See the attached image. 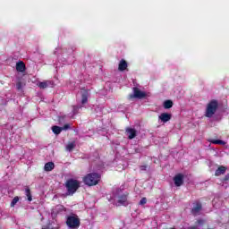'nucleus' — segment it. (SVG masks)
<instances>
[{"label": "nucleus", "instance_id": "1", "mask_svg": "<svg viewBox=\"0 0 229 229\" xmlns=\"http://www.w3.org/2000/svg\"><path fill=\"white\" fill-rule=\"evenodd\" d=\"M110 201H113L115 205H128V193L118 189L113 193Z\"/></svg>", "mask_w": 229, "mask_h": 229}, {"label": "nucleus", "instance_id": "2", "mask_svg": "<svg viewBox=\"0 0 229 229\" xmlns=\"http://www.w3.org/2000/svg\"><path fill=\"white\" fill-rule=\"evenodd\" d=\"M99 180H101V175L96 173L89 174L83 178L84 183L89 187L98 185V183H99Z\"/></svg>", "mask_w": 229, "mask_h": 229}, {"label": "nucleus", "instance_id": "3", "mask_svg": "<svg viewBox=\"0 0 229 229\" xmlns=\"http://www.w3.org/2000/svg\"><path fill=\"white\" fill-rule=\"evenodd\" d=\"M65 187L67 189V194L68 196H72L78 189H80V182L78 180L70 179L66 181Z\"/></svg>", "mask_w": 229, "mask_h": 229}, {"label": "nucleus", "instance_id": "4", "mask_svg": "<svg viewBox=\"0 0 229 229\" xmlns=\"http://www.w3.org/2000/svg\"><path fill=\"white\" fill-rule=\"evenodd\" d=\"M218 106L219 105L217 104L216 100H212L211 102H209L206 108L205 116L208 118L214 117V114L217 112Z\"/></svg>", "mask_w": 229, "mask_h": 229}, {"label": "nucleus", "instance_id": "5", "mask_svg": "<svg viewBox=\"0 0 229 229\" xmlns=\"http://www.w3.org/2000/svg\"><path fill=\"white\" fill-rule=\"evenodd\" d=\"M66 225L70 229H78L80 228V218L76 215L70 216L66 219Z\"/></svg>", "mask_w": 229, "mask_h": 229}, {"label": "nucleus", "instance_id": "6", "mask_svg": "<svg viewBox=\"0 0 229 229\" xmlns=\"http://www.w3.org/2000/svg\"><path fill=\"white\" fill-rule=\"evenodd\" d=\"M131 99L136 98L138 99H142L146 98V93L139 89V88H133V95H130Z\"/></svg>", "mask_w": 229, "mask_h": 229}, {"label": "nucleus", "instance_id": "7", "mask_svg": "<svg viewBox=\"0 0 229 229\" xmlns=\"http://www.w3.org/2000/svg\"><path fill=\"white\" fill-rule=\"evenodd\" d=\"M81 105H87L89 103V97L90 96V93L89 90L82 89H81Z\"/></svg>", "mask_w": 229, "mask_h": 229}, {"label": "nucleus", "instance_id": "8", "mask_svg": "<svg viewBox=\"0 0 229 229\" xmlns=\"http://www.w3.org/2000/svg\"><path fill=\"white\" fill-rule=\"evenodd\" d=\"M37 85L39 89H47V87H55V82L53 81H44L38 82Z\"/></svg>", "mask_w": 229, "mask_h": 229}, {"label": "nucleus", "instance_id": "9", "mask_svg": "<svg viewBox=\"0 0 229 229\" xmlns=\"http://www.w3.org/2000/svg\"><path fill=\"white\" fill-rule=\"evenodd\" d=\"M174 185H176V187L182 186L183 184V175H182V174L175 175L174 178Z\"/></svg>", "mask_w": 229, "mask_h": 229}, {"label": "nucleus", "instance_id": "10", "mask_svg": "<svg viewBox=\"0 0 229 229\" xmlns=\"http://www.w3.org/2000/svg\"><path fill=\"white\" fill-rule=\"evenodd\" d=\"M193 216H198L199 212H201V203L196 202L193 206V208L191 210Z\"/></svg>", "mask_w": 229, "mask_h": 229}, {"label": "nucleus", "instance_id": "11", "mask_svg": "<svg viewBox=\"0 0 229 229\" xmlns=\"http://www.w3.org/2000/svg\"><path fill=\"white\" fill-rule=\"evenodd\" d=\"M158 119L162 121V123H167L171 121V114L163 113L159 115Z\"/></svg>", "mask_w": 229, "mask_h": 229}, {"label": "nucleus", "instance_id": "12", "mask_svg": "<svg viewBox=\"0 0 229 229\" xmlns=\"http://www.w3.org/2000/svg\"><path fill=\"white\" fill-rule=\"evenodd\" d=\"M16 70L19 72H24V71H26V65L24 64L23 62H19L16 64Z\"/></svg>", "mask_w": 229, "mask_h": 229}, {"label": "nucleus", "instance_id": "13", "mask_svg": "<svg viewBox=\"0 0 229 229\" xmlns=\"http://www.w3.org/2000/svg\"><path fill=\"white\" fill-rule=\"evenodd\" d=\"M126 133L129 139H135V136L137 135L135 129H127Z\"/></svg>", "mask_w": 229, "mask_h": 229}, {"label": "nucleus", "instance_id": "14", "mask_svg": "<svg viewBox=\"0 0 229 229\" xmlns=\"http://www.w3.org/2000/svg\"><path fill=\"white\" fill-rule=\"evenodd\" d=\"M44 169L47 172L53 171V169H55V163L48 162V163L45 164Z\"/></svg>", "mask_w": 229, "mask_h": 229}, {"label": "nucleus", "instance_id": "15", "mask_svg": "<svg viewBox=\"0 0 229 229\" xmlns=\"http://www.w3.org/2000/svg\"><path fill=\"white\" fill-rule=\"evenodd\" d=\"M127 67H128V63H126V61L124 60L120 61V64L118 66L119 71H126Z\"/></svg>", "mask_w": 229, "mask_h": 229}, {"label": "nucleus", "instance_id": "16", "mask_svg": "<svg viewBox=\"0 0 229 229\" xmlns=\"http://www.w3.org/2000/svg\"><path fill=\"white\" fill-rule=\"evenodd\" d=\"M225 173H226V168L225 166H220L216 171L215 174L216 176H221V174H225Z\"/></svg>", "mask_w": 229, "mask_h": 229}, {"label": "nucleus", "instance_id": "17", "mask_svg": "<svg viewBox=\"0 0 229 229\" xmlns=\"http://www.w3.org/2000/svg\"><path fill=\"white\" fill-rule=\"evenodd\" d=\"M52 131L55 135H60V133H62V131H63V129L60 126L55 125V126L52 127Z\"/></svg>", "mask_w": 229, "mask_h": 229}, {"label": "nucleus", "instance_id": "18", "mask_svg": "<svg viewBox=\"0 0 229 229\" xmlns=\"http://www.w3.org/2000/svg\"><path fill=\"white\" fill-rule=\"evenodd\" d=\"M209 142H211V144H219L220 146H225L226 144L225 140H210Z\"/></svg>", "mask_w": 229, "mask_h": 229}, {"label": "nucleus", "instance_id": "19", "mask_svg": "<svg viewBox=\"0 0 229 229\" xmlns=\"http://www.w3.org/2000/svg\"><path fill=\"white\" fill-rule=\"evenodd\" d=\"M76 148V142L72 141L66 145V150L67 151H72Z\"/></svg>", "mask_w": 229, "mask_h": 229}, {"label": "nucleus", "instance_id": "20", "mask_svg": "<svg viewBox=\"0 0 229 229\" xmlns=\"http://www.w3.org/2000/svg\"><path fill=\"white\" fill-rule=\"evenodd\" d=\"M163 106L165 109L173 108V101H171V100L165 101L163 104Z\"/></svg>", "mask_w": 229, "mask_h": 229}, {"label": "nucleus", "instance_id": "21", "mask_svg": "<svg viewBox=\"0 0 229 229\" xmlns=\"http://www.w3.org/2000/svg\"><path fill=\"white\" fill-rule=\"evenodd\" d=\"M25 195L28 198V201H32L33 200V198L31 197V191H30V188L25 189Z\"/></svg>", "mask_w": 229, "mask_h": 229}, {"label": "nucleus", "instance_id": "22", "mask_svg": "<svg viewBox=\"0 0 229 229\" xmlns=\"http://www.w3.org/2000/svg\"><path fill=\"white\" fill-rule=\"evenodd\" d=\"M23 87H24V83H22L21 81H18V82L16 83V89H17V90H22Z\"/></svg>", "mask_w": 229, "mask_h": 229}, {"label": "nucleus", "instance_id": "23", "mask_svg": "<svg viewBox=\"0 0 229 229\" xmlns=\"http://www.w3.org/2000/svg\"><path fill=\"white\" fill-rule=\"evenodd\" d=\"M19 203V197H14L13 199L11 202V207H15Z\"/></svg>", "mask_w": 229, "mask_h": 229}, {"label": "nucleus", "instance_id": "24", "mask_svg": "<svg viewBox=\"0 0 229 229\" xmlns=\"http://www.w3.org/2000/svg\"><path fill=\"white\" fill-rule=\"evenodd\" d=\"M146 203H148V199L146 198H142L140 200V205H146Z\"/></svg>", "mask_w": 229, "mask_h": 229}, {"label": "nucleus", "instance_id": "25", "mask_svg": "<svg viewBox=\"0 0 229 229\" xmlns=\"http://www.w3.org/2000/svg\"><path fill=\"white\" fill-rule=\"evenodd\" d=\"M63 131L65 130H71V125L69 123L65 124L64 127H61Z\"/></svg>", "mask_w": 229, "mask_h": 229}, {"label": "nucleus", "instance_id": "26", "mask_svg": "<svg viewBox=\"0 0 229 229\" xmlns=\"http://www.w3.org/2000/svg\"><path fill=\"white\" fill-rule=\"evenodd\" d=\"M80 108H81V106H73V114H78V110H80Z\"/></svg>", "mask_w": 229, "mask_h": 229}, {"label": "nucleus", "instance_id": "27", "mask_svg": "<svg viewBox=\"0 0 229 229\" xmlns=\"http://www.w3.org/2000/svg\"><path fill=\"white\" fill-rule=\"evenodd\" d=\"M147 168H148V166H146V165H141L140 167V171H146Z\"/></svg>", "mask_w": 229, "mask_h": 229}, {"label": "nucleus", "instance_id": "28", "mask_svg": "<svg viewBox=\"0 0 229 229\" xmlns=\"http://www.w3.org/2000/svg\"><path fill=\"white\" fill-rule=\"evenodd\" d=\"M199 225H203V222H199Z\"/></svg>", "mask_w": 229, "mask_h": 229}, {"label": "nucleus", "instance_id": "29", "mask_svg": "<svg viewBox=\"0 0 229 229\" xmlns=\"http://www.w3.org/2000/svg\"><path fill=\"white\" fill-rule=\"evenodd\" d=\"M42 229H47V228H42Z\"/></svg>", "mask_w": 229, "mask_h": 229}]
</instances>
